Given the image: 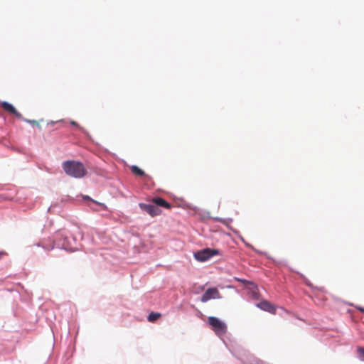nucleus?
Instances as JSON below:
<instances>
[{
	"instance_id": "1",
	"label": "nucleus",
	"mask_w": 364,
	"mask_h": 364,
	"mask_svg": "<svg viewBox=\"0 0 364 364\" xmlns=\"http://www.w3.org/2000/svg\"><path fill=\"white\" fill-rule=\"evenodd\" d=\"M62 167L67 175L75 178H82L87 173L82 163L77 161H65L62 164Z\"/></svg>"
},
{
	"instance_id": "2",
	"label": "nucleus",
	"mask_w": 364,
	"mask_h": 364,
	"mask_svg": "<svg viewBox=\"0 0 364 364\" xmlns=\"http://www.w3.org/2000/svg\"><path fill=\"white\" fill-rule=\"evenodd\" d=\"M208 321L211 327V329L217 336H221L226 333L228 328L227 325L223 321H220L218 318L215 316H209Z\"/></svg>"
},
{
	"instance_id": "3",
	"label": "nucleus",
	"mask_w": 364,
	"mask_h": 364,
	"mask_svg": "<svg viewBox=\"0 0 364 364\" xmlns=\"http://www.w3.org/2000/svg\"><path fill=\"white\" fill-rule=\"evenodd\" d=\"M217 255H219V251L218 250L205 248L194 253V257L199 262H205Z\"/></svg>"
},
{
	"instance_id": "4",
	"label": "nucleus",
	"mask_w": 364,
	"mask_h": 364,
	"mask_svg": "<svg viewBox=\"0 0 364 364\" xmlns=\"http://www.w3.org/2000/svg\"><path fill=\"white\" fill-rule=\"evenodd\" d=\"M220 294L216 288H209L202 295L200 301L203 303L212 299H220Z\"/></svg>"
},
{
	"instance_id": "5",
	"label": "nucleus",
	"mask_w": 364,
	"mask_h": 364,
	"mask_svg": "<svg viewBox=\"0 0 364 364\" xmlns=\"http://www.w3.org/2000/svg\"><path fill=\"white\" fill-rule=\"evenodd\" d=\"M139 206L142 210L146 211L151 217L159 215L161 213V210L152 204L139 203Z\"/></svg>"
},
{
	"instance_id": "6",
	"label": "nucleus",
	"mask_w": 364,
	"mask_h": 364,
	"mask_svg": "<svg viewBox=\"0 0 364 364\" xmlns=\"http://www.w3.org/2000/svg\"><path fill=\"white\" fill-rule=\"evenodd\" d=\"M238 281L242 282L245 285H247V289L250 291V296L254 299H258L259 297V293L258 288L255 284L252 282H249L244 279H237Z\"/></svg>"
},
{
	"instance_id": "7",
	"label": "nucleus",
	"mask_w": 364,
	"mask_h": 364,
	"mask_svg": "<svg viewBox=\"0 0 364 364\" xmlns=\"http://www.w3.org/2000/svg\"><path fill=\"white\" fill-rule=\"evenodd\" d=\"M257 306L264 311H267L272 314H276V306L267 300H263L261 302L257 304Z\"/></svg>"
},
{
	"instance_id": "8",
	"label": "nucleus",
	"mask_w": 364,
	"mask_h": 364,
	"mask_svg": "<svg viewBox=\"0 0 364 364\" xmlns=\"http://www.w3.org/2000/svg\"><path fill=\"white\" fill-rule=\"evenodd\" d=\"M1 107L7 112L14 114L16 117L23 119L22 114L11 104L7 102H1Z\"/></svg>"
},
{
	"instance_id": "9",
	"label": "nucleus",
	"mask_w": 364,
	"mask_h": 364,
	"mask_svg": "<svg viewBox=\"0 0 364 364\" xmlns=\"http://www.w3.org/2000/svg\"><path fill=\"white\" fill-rule=\"evenodd\" d=\"M151 202L158 206H161L166 209H170L171 208V205L169 203L160 197L153 198L151 199Z\"/></svg>"
},
{
	"instance_id": "10",
	"label": "nucleus",
	"mask_w": 364,
	"mask_h": 364,
	"mask_svg": "<svg viewBox=\"0 0 364 364\" xmlns=\"http://www.w3.org/2000/svg\"><path fill=\"white\" fill-rule=\"evenodd\" d=\"M131 171L132 172V173H134V175L138 176H145L146 178L149 177V176L145 174V173L143 170H141L140 168H139L136 166H132L131 167Z\"/></svg>"
},
{
	"instance_id": "11",
	"label": "nucleus",
	"mask_w": 364,
	"mask_h": 364,
	"mask_svg": "<svg viewBox=\"0 0 364 364\" xmlns=\"http://www.w3.org/2000/svg\"><path fill=\"white\" fill-rule=\"evenodd\" d=\"M161 314L158 312H151L148 316V321L149 322H154L161 317Z\"/></svg>"
},
{
	"instance_id": "12",
	"label": "nucleus",
	"mask_w": 364,
	"mask_h": 364,
	"mask_svg": "<svg viewBox=\"0 0 364 364\" xmlns=\"http://www.w3.org/2000/svg\"><path fill=\"white\" fill-rule=\"evenodd\" d=\"M24 121L31 124L37 126L39 129L41 128V125L39 124V122L36 120L24 119Z\"/></svg>"
},
{
	"instance_id": "13",
	"label": "nucleus",
	"mask_w": 364,
	"mask_h": 364,
	"mask_svg": "<svg viewBox=\"0 0 364 364\" xmlns=\"http://www.w3.org/2000/svg\"><path fill=\"white\" fill-rule=\"evenodd\" d=\"M358 352L359 353L360 355L363 357V358L364 359V348L359 347L358 348Z\"/></svg>"
},
{
	"instance_id": "14",
	"label": "nucleus",
	"mask_w": 364,
	"mask_h": 364,
	"mask_svg": "<svg viewBox=\"0 0 364 364\" xmlns=\"http://www.w3.org/2000/svg\"><path fill=\"white\" fill-rule=\"evenodd\" d=\"M43 247L45 250H48V251H50V250H51L52 249H53L54 245H50V246H45V245H43Z\"/></svg>"
},
{
	"instance_id": "15",
	"label": "nucleus",
	"mask_w": 364,
	"mask_h": 364,
	"mask_svg": "<svg viewBox=\"0 0 364 364\" xmlns=\"http://www.w3.org/2000/svg\"><path fill=\"white\" fill-rule=\"evenodd\" d=\"M5 200V198L3 197L2 196H0V202L3 201Z\"/></svg>"
},
{
	"instance_id": "16",
	"label": "nucleus",
	"mask_w": 364,
	"mask_h": 364,
	"mask_svg": "<svg viewBox=\"0 0 364 364\" xmlns=\"http://www.w3.org/2000/svg\"><path fill=\"white\" fill-rule=\"evenodd\" d=\"M85 199H87V200H91L89 196H86L84 198Z\"/></svg>"
},
{
	"instance_id": "17",
	"label": "nucleus",
	"mask_w": 364,
	"mask_h": 364,
	"mask_svg": "<svg viewBox=\"0 0 364 364\" xmlns=\"http://www.w3.org/2000/svg\"><path fill=\"white\" fill-rule=\"evenodd\" d=\"M71 124H72L73 125H76V122H71Z\"/></svg>"
},
{
	"instance_id": "18",
	"label": "nucleus",
	"mask_w": 364,
	"mask_h": 364,
	"mask_svg": "<svg viewBox=\"0 0 364 364\" xmlns=\"http://www.w3.org/2000/svg\"><path fill=\"white\" fill-rule=\"evenodd\" d=\"M63 247L64 249H67V247H66L64 244L63 245Z\"/></svg>"
}]
</instances>
